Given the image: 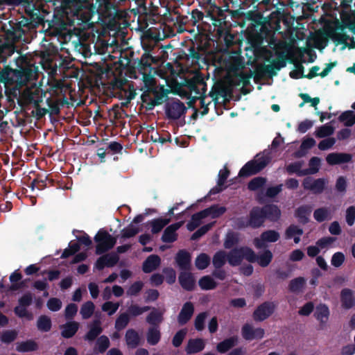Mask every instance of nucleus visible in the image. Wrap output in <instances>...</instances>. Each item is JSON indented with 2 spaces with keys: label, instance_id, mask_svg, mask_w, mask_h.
I'll return each instance as SVG.
<instances>
[{
  "label": "nucleus",
  "instance_id": "nucleus-1",
  "mask_svg": "<svg viewBox=\"0 0 355 355\" xmlns=\"http://www.w3.org/2000/svg\"><path fill=\"white\" fill-rule=\"evenodd\" d=\"M178 91L180 95L189 94L193 92L196 95H198L200 98V107L202 108L201 115L205 116L209 113L208 106L211 103V101L206 103L205 98L207 92V83L205 78L201 73L197 72L191 76L185 77L183 80L178 85Z\"/></svg>",
  "mask_w": 355,
  "mask_h": 355
},
{
  "label": "nucleus",
  "instance_id": "nucleus-2",
  "mask_svg": "<svg viewBox=\"0 0 355 355\" xmlns=\"http://www.w3.org/2000/svg\"><path fill=\"white\" fill-rule=\"evenodd\" d=\"M153 49L154 47L151 46H144V53L140 59L135 61V64H136L139 73L142 74V80L146 92L148 93L155 92V88H156L155 79L151 74V71L154 69L152 64H156L158 60L151 54V51Z\"/></svg>",
  "mask_w": 355,
  "mask_h": 355
},
{
  "label": "nucleus",
  "instance_id": "nucleus-3",
  "mask_svg": "<svg viewBox=\"0 0 355 355\" xmlns=\"http://www.w3.org/2000/svg\"><path fill=\"white\" fill-rule=\"evenodd\" d=\"M271 161L269 153L265 152L258 153L254 159L248 162L239 171V176L248 178L256 175L264 169Z\"/></svg>",
  "mask_w": 355,
  "mask_h": 355
},
{
  "label": "nucleus",
  "instance_id": "nucleus-4",
  "mask_svg": "<svg viewBox=\"0 0 355 355\" xmlns=\"http://www.w3.org/2000/svg\"><path fill=\"white\" fill-rule=\"evenodd\" d=\"M286 64V58L282 55H280L271 64L259 65L257 67L254 75V81L258 82L265 76L271 78L276 76L277 71L284 67Z\"/></svg>",
  "mask_w": 355,
  "mask_h": 355
},
{
  "label": "nucleus",
  "instance_id": "nucleus-5",
  "mask_svg": "<svg viewBox=\"0 0 355 355\" xmlns=\"http://www.w3.org/2000/svg\"><path fill=\"white\" fill-rule=\"evenodd\" d=\"M286 64V58L282 55H280L271 64L259 65L257 67L254 75V81L258 82L265 76L271 78L276 76L277 71L284 67Z\"/></svg>",
  "mask_w": 355,
  "mask_h": 355
},
{
  "label": "nucleus",
  "instance_id": "nucleus-6",
  "mask_svg": "<svg viewBox=\"0 0 355 355\" xmlns=\"http://www.w3.org/2000/svg\"><path fill=\"white\" fill-rule=\"evenodd\" d=\"M352 1L353 0H334V11H339L343 28H348L354 34L355 20L352 19V15L348 11L351 8Z\"/></svg>",
  "mask_w": 355,
  "mask_h": 355
},
{
  "label": "nucleus",
  "instance_id": "nucleus-7",
  "mask_svg": "<svg viewBox=\"0 0 355 355\" xmlns=\"http://www.w3.org/2000/svg\"><path fill=\"white\" fill-rule=\"evenodd\" d=\"M94 241L96 243V254H103L112 249L116 243V238L110 234L107 230L100 229L95 235Z\"/></svg>",
  "mask_w": 355,
  "mask_h": 355
},
{
  "label": "nucleus",
  "instance_id": "nucleus-8",
  "mask_svg": "<svg viewBox=\"0 0 355 355\" xmlns=\"http://www.w3.org/2000/svg\"><path fill=\"white\" fill-rule=\"evenodd\" d=\"M42 101V92L39 87H26L18 99V103L21 106H37Z\"/></svg>",
  "mask_w": 355,
  "mask_h": 355
},
{
  "label": "nucleus",
  "instance_id": "nucleus-9",
  "mask_svg": "<svg viewBox=\"0 0 355 355\" xmlns=\"http://www.w3.org/2000/svg\"><path fill=\"white\" fill-rule=\"evenodd\" d=\"M329 40H333V19H329L324 26L316 31L314 42L315 47L324 49Z\"/></svg>",
  "mask_w": 355,
  "mask_h": 355
},
{
  "label": "nucleus",
  "instance_id": "nucleus-10",
  "mask_svg": "<svg viewBox=\"0 0 355 355\" xmlns=\"http://www.w3.org/2000/svg\"><path fill=\"white\" fill-rule=\"evenodd\" d=\"M223 67L229 73H237L245 67L243 58L239 55H229L223 60Z\"/></svg>",
  "mask_w": 355,
  "mask_h": 355
},
{
  "label": "nucleus",
  "instance_id": "nucleus-11",
  "mask_svg": "<svg viewBox=\"0 0 355 355\" xmlns=\"http://www.w3.org/2000/svg\"><path fill=\"white\" fill-rule=\"evenodd\" d=\"M154 94V98L151 99L149 94L144 92L141 95V99L144 103H146L147 110H153L156 105L162 104L167 98L168 90L164 89V87H161V91L157 92L155 88V92H150Z\"/></svg>",
  "mask_w": 355,
  "mask_h": 355
},
{
  "label": "nucleus",
  "instance_id": "nucleus-12",
  "mask_svg": "<svg viewBox=\"0 0 355 355\" xmlns=\"http://www.w3.org/2000/svg\"><path fill=\"white\" fill-rule=\"evenodd\" d=\"M187 108L180 100L168 102L165 106V113L168 119H179L187 112Z\"/></svg>",
  "mask_w": 355,
  "mask_h": 355
},
{
  "label": "nucleus",
  "instance_id": "nucleus-13",
  "mask_svg": "<svg viewBox=\"0 0 355 355\" xmlns=\"http://www.w3.org/2000/svg\"><path fill=\"white\" fill-rule=\"evenodd\" d=\"M276 309V305L273 302H264L259 305L253 312V319L256 322H262L268 318Z\"/></svg>",
  "mask_w": 355,
  "mask_h": 355
},
{
  "label": "nucleus",
  "instance_id": "nucleus-14",
  "mask_svg": "<svg viewBox=\"0 0 355 355\" xmlns=\"http://www.w3.org/2000/svg\"><path fill=\"white\" fill-rule=\"evenodd\" d=\"M248 225L252 229H258L263 226L265 223L262 208L258 206L253 207L249 212Z\"/></svg>",
  "mask_w": 355,
  "mask_h": 355
},
{
  "label": "nucleus",
  "instance_id": "nucleus-15",
  "mask_svg": "<svg viewBox=\"0 0 355 355\" xmlns=\"http://www.w3.org/2000/svg\"><path fill=\"white\" fill-rule=\"evenodd\" d=\"M264 219L270 222H277L281 217L282 212L279 207L274 204H268L261 207Z\"/></svg>",
  "mask_w": 355,
  "mask_h": 355
},
{
  "label": "nucleus",
  "instance_id": "nucleus-16",
  "mask_svg": "<svg viewBox=\"0 0 355 355\" xmlns=\"http://www.w3.org/2000/svg\"><path fill=\"white\" fill-rule=\"evenodd\" d=\"M183 222H178L168 226L162 236V241L164 243H173L178 239L176 231L180 228Z\"/></svg>",
  "mask_w": 355,
  "mask_h": 355
},
{
  "label": "nucleus",
  "instance_id": "nucleus-17",
  "mask_svg": "<svg viewBox=\"0 0 355 355\" xmlns=\"http://www.w3.org/2000/svg\"><path fill=\"white\" fill-rule=\"evenodd\" d=\"M194 312V306L191 302H187L182 307L178 316L179 324L184 325L187 324L191 318Z\"/></svg>",
  "mask_w": 355,
  "mask_h": 355
},
{
  "label": "nucleus",
  "instance_id": "nucleus-18",
  "mask_svg": "<svg viewBox=\"0 0 355 355\" xmlns=\"http://www.w3.org/2000/svg\"><path fill=\"white\" fill-rule=\"evenodd\" d=\"M191 257L189 252L185 250H180L175 256V262L180 269L189 270L191 268Z\"/></svg>",
  "mask_w": 355,
  "mask_h": 355
},
{
  "label": "nucleus",
  "instance_id": "nucleus-19",
  "mask_svg": "<svg viewBox=\"0 0 355 355\" xmlns=\"http://www.w3.org/2000/svg\"><path fill=\"white\" fill-rule=\"evenodd\" d=\"M80 327V324L76 321H69L60 326L61 329V336L64 338H71L73 337Z\"/></svg>",
  "mask_w": 355,
  "mask_h": 355
},
{
  "label": "nucleus",
  "instance_id": "nucleus-20",
  "mask_svg": "<svg viewBox=\"0 0 355 355\" xmlns=\"http://www.w3.org/2000/svg\"><path fill=\"white\" fill-rule=\"evenodd\" d=\"M178 279L180 284L184 290L191 291L194 289L196 281L192 273L186 271L181 272Z\"/></svg>",
  "mask_w": 355,
  "mask_h": 355
},
{
  "label": "nucleus",
  "instance_id": "nucleus-21",
  "mask_svg": "<svg viewBox=\"0 0 355 355\" xmlns=\"http://www.w3.org/2000/svg\"><path fill=\"white\" fill-rule=\"evenodd\" d=\"M282 184H279L274 187H270L267 188L265 193H263V191L259 192L256 196V199L259 202L262 203L265 201V197L273 198L282 192Z\"/></svg>",
  "mask_w": 355,
  "mask_h": 355
},
{
  "label": "nucleus",
  "instance_id": "nucleus-22",
  "mask_svg": "<svg viewBox=\"0 0 355 355\" xmlns=\"http://www.w3.org/2000/svg\"><path fill=\"white\" fill-rule=\"evenodd\" d=\"M205 347V343L202 338H191L188 340L185 347L187 354H193L200 352Z\"/></svg>",
  "mask_w": 355,
  "mask_h": 355
},
{
  "label": "nucleus",
  "instance_id": "nucleus-23",
  "mask_svg": "<svg viewBox=\"0 0 355 355\" xmlns=\"http://www.w3.org/2000/svg\"><path fill=\"white\" fill-rule=\"evenodd\" d=\"M161 263V259L157 254L148 256L144 261L142 270L145 273H150L156 270Z\"/></svg>",
  "mask_w": 355,
  "mask_h": 355
},
{
  "label": "nucleus",
  "instance_id": "nucleus-24",
  "mask_svg": "<svg viewBox=\"0 0 355 355\" xmlns=\"http://www.w3.org/2000/svg\"><path fill=\"white\" fill-rule=\"evenodd\" d=\"M341 304L345 309H352L355 304V298L353 291L350 288H343L341 291Z\"/></svg>",
  "mask_w": 355,
  "mask_h": 355
},
{
  "label": "nucleus",
  "instance_id": "nucleus-25",
  "mask_svg": "<svg viewBox=\"0 0 355 355\" xmlns=\"http://www.w3.org/2000/svg\"><path fill=\"white\" fill-rule=\"evenodd\" d=\"M238 342L239 338L237 336L225 338L217 344L216 350L220 354H225L235 347L238 344Z\"/></svg>",
  "mask_w": 355,
  "mask_h": 355
},
{
  "label": "nucleus",
  "instance_id": "nucleus-26",
  "mask_svg": "<svg viewBox=\"0 0 355 355\" xmlns=\"http://www.w3.org/2000/svg\"><path fill=\"white\" fill-rule=\"evenodd\" d=\"M125 340L128 347L130 349H135L140 345L139 334L133 329H129L126 331Z\"/></svg>",
  "mask_w": 355,
  "mask_h": 355
},
{
  "label": "nucleus",
  "instance_id": "nucleus-27",
  "mask_svg": "<svg viewBox=\"0 0 355 355\" xmlns=\"http://www.w3.org/2000/svg\"><path fill=\"white\" fill-rule=\"evenodd\" d=\"M311 211L312 209L311 206L302 205L296 209L295 216L297 218L300 223L305 225L309 221V216Z\"/></svg>",
  "mask_w": 355,
  "mask_h": 355
},
{
  "label": "nucleus",
  "instance_id": "nucleus-28",
  "mask_svg": "<svg viewBox=\"0 0 355 355\" xmlns=\"http://www.w3.org/2000/svg\"><path fill=\"white\" fill-rule=\"evenodd\" d=\"M103 331L101 327V321L95 320L89 327V331L85 335L84 339L88 341H94Z\"/></svg>",
  "mask_w": 355,
  "mask_h": 355
},
{
  "label": "nucleus",
  "instance_id": "nucleus-29",
  "mask_svg": "<svg viewBox=\"0 0 355 355\" xmlns=\"http://www.w3.org/2000/svg\"><path fill=\"white\" fill-rule=\"evenodd\" d=\"M202 211L206 218L210 216L212 218H217L223 215L226 212L227 209L224 206L216 204Z\"/></svg>",
  "mask_w": 355,
  "mask_h": 355
},
{
  "label": "nucleus",
  "instance_id": "nucleus-30",
  "mask_svg": "<svg viewBox=\"0 0 355 355\" xmlns=\"http://www.w3.org/2000/svg\"><path fill=\"white\" fill-rule=\"evenodd\" d=\"M227 259L230 266H239L243 261V256L242 252L241 251V247L232 249L228 253H227Z\"/></svg>",
  "mask_w": 355,
  "mask_h": 355
},
{
  "label": "nucleus",
  "instance_id": "nucleus-31",
  "mask_svg": "<svg viewBox=\"0 0 355 355\" xmlns=\"http://www.w3.org/2000/svg\"><path fill=\"white\" fill-rule=\"evenodd\" d=\"M49 28L55 35H61L67 28V23L61 17H56L49 22Z\"/></svg>",
  "mask_w": 355,
  "mask_h": 355
},
{
  "label": "nucleus",
  "instance_id": "nucleus-32",
  "mask_svg": "<svg viewBox=\"0 0 355 355\" xmlns=\"http://www.w3.org/2000/svg\"><path fill=\"white\" fill-rule=\"evenodd\" d=\"M329 315V310L327 305L320 304L318 305L315 309L314 316L320 322V325L325 324L328 320Z\"/></svg>",
  "mask_w": 355,
  "mask_h": 355
},
{
  "label": "nucleus",
  "instance_id": "nucleus-33",
  "mask_svg": "<svg viewBox=\"0 0 355 355\" xmlns=\"http://www.w3.org/2000/svg\"><path fill=\"white\" fill-rule=\"evenodd\" d=\"M38 349L37 343L33 340H27L17 343L16 350L19 352H30Z\"/></svg>",
  "mask_w": 355,
  "mask_h": 355
},
{
  "label": "nucleus",
  "instance_id": "nucleus-34",
  "mask_svg": "<svg viewBox=\"0 0 355 355\" xmlns=\"http://www.w3.org/2000/svg\"><path fill=\"white\" fill-rule=\"evenodd\" d=\"M171 221L170 218H158L153 219L148 222V224L151 226V232L153 234H157L162 231V230L168 225Z\"/></svg>",
  "mask_w": 355,
  "mask_h": 355
},
{
  "label": "nucleus",
  "instance_id": "nucleus-35",
  "mask_svg": "<svg viewBox=\"0 0 355 355\" xmlns=\"http://www.w3.org/2000/svg\"><path fill=\"white\" fill-rule=\"evenodd\" d=\"M161 338V333L158 327H153L148 329L146 335V339L150 345H157Z\"/></svg>",
  "mask_w": 355,
  "mask_h": 355
},
{
  "label": "nucleus",
  "instance_id": "nucleus-36",
  "mask_svg": "<svg viewBox=\"0 0 355 355\" xmlns=\"http://www.w3.org/2000/svg\"><path fill=\"white\" fill-rule=\"evenodd\" d=\"M227 261V252L224 250H218L213 256L212 264L216 269H219L225 264Z\"/></svg>",
  "mask_w": 355,
  "mask_h": 355
},
{
  "label": "nucleus",
  "instance_id": "nucleus-37",
  "mask_svg": "<svg viewBox=\"0 0 355 355\" xmlns=\"http://www.w3.org/2000/svg\"><path fill=\"white\" fill-rule=\"evenodd\" d=\"M52 327V322L51 318L46 315H40L37 320V328L42 332H48Z\"/></svg>",
  "mask_w": 355,
  "mask_h": 355
},
{
  "label": "nucleus",
  "instance_id": "nucleus-38",
  "mask_svg": "<svg viewBox=\"0 0 355 355\" xmlns=\"http://www.w3.org/2000/svg\"><path fill=\"white\" fill-rule=\"evenodd\" d=\"M239 242V234L233 231L228 232L225 238L223 246L225 249H232Z\"/></svg>",
  "mask_w": 355,
  "mask_h": 355
},
{
  "label": "nucleus",
  "instance_id": "nucleus-39",
  "mask_svg": "<svg viewBox=\"0 0 355 355\" xmlns=\"http://www.w3.org/2000/svg\"><path fill=\"white\" fill-rule=\"evenodd\" d=\"M162 320L163 313L155 308H153V311L146 317V322L155 327H158Z\"/></svg>",
  "mask_w": 355,
  "mask_h": 355
},
{
  "label": "nucleus",
  "instance_id": "nucleus-40",
  "mask_svg": "<svg viewBox=\"0 0 355 355\" xmlns=\"http://www.w3.org/2000/svg\"><path fill=\"white\" fill-rule=\"evenodd\" d=\"M205 218L202 211L193 214L191 220L187 224V230L190 232L195 230L200 225L201 220Z\"/></svg>",
  "mask_w": 355,
  "mask_h": 355
},
{
  "label": "nucleus",
  "instance_id": "nucleus-41",
  "mask_svg": "<svg viewBox=\"0 0 355 355\" xmlns=\"http://www.w3.org/2000/svg\"><path fill=\"white\" fill-rule=\"evenodd\" d=\"M198 285L202 290L209 291L216 288L217 283L209 275H205L199 279Z\"/></svg>",
  "mask_w": 355,
  "mask_h": 355
},
{
  "label": "nucleus",
  "instance_id": "nucleus-42",
  "mask_svg": "<svg viewBox=\"0 0 355 355\" xmlns=\"http://www.w3.org/2000/svg\"><path fill=\"white\" fill-rule=\"evenodd\" d=\"M130 318L128 313H122L116 318L114 324V328L117 331L124 329L129 324Z\"/></svg>",
  "mask_w": 355,
  "mask_h": 355
},
{
  "label": "nucleus",
  "instance_id": "nucleus-43",
  "mask_svg": "<svg viewBox=\"0 0 355 355\" xmlns=\"http://www.w3.org/2000/svg\"><path fill=\"white\" fill-rule=\"evenodd\" d=\"M273 258L272 253L270 250H265L263 253L257 255V260L256 262L263 268L267 267L272 261Z\"/></svg>",
  "mask_w": 355,
  "mask_h": 355
},
{
  "label": "nucleus",
  "instance_id": "nucleus-44",
  "mask_svg": "<svg viewBox=\"0 0 355 355\" xmlns=\"http://www.w3.org/2000/svg\"><path fill=\"white\" fill-rule=\"evenodd\" d=\"M267 182L264 177H256L252 179L248 184V189L252 191H256L263 188Z\"/></svg>",
  "mask_w": 355,
  "mask_h": 355
},
{
  "label": "nucleus",
  "instance_id": "nucleus-45",
  "mask_svg": "<svg viewBox=\"0 0 355 355\" xmlns=\"http://www.w3.org/2000/svg\"><path fill=\"white\" fill-rule=\"evenodd\" d=\"M151 309V307L149 306H139L137 304H131L128 306L125 313H128V315L130 317H137L141 315L143 313L149 311Z\"/></svg>",
  "mask_w": 355,
  "mask_h": 355
},
{
  "label": "nucleus",
  "instance_id": "nucleus-46",
  "mask_svg": "<svg viewBox=\"0 0 355 355\" xmlns=\"http://www.w3.org/2000/svg\"><path fill=\"white\" fill-rule=\"evenodd\" d=\"M24 28H26L28 30L33 28V26L31 24V21L28 17H23L22 19L18 21L15 24V27L14 28V31L16 33H19V35L21 36V34H24L26 31L24 30Z\"/></svg>",
  "mask_w": 355,
  "mask_h": 355
},
{
  "label": "nucleus",
  "instance_id": "nucleus-47",
  "mask_svg": "<svg viewBox=\"0 0 355 355\" xmlns=\"http://www.w3.org/2000/svg\"><path fill=\"white\" fill-rule=\"evenodd\" d=\"M333 135V121L319 127L315 131V136L318 138H324Z\"/></svg>",
  "mask_w": 355,
  "mask_h": 355
},
{
  "label": "nucleus",
  "instance_id": "nucleus-48",
  "mask_svg": "<svg viewBox=\"0 0 355 355\" xmlns=\"http://www.w3.org/2000/svg\"><path fill=\"white\" fill-rule=\"evenodd\" d=\"M210 257L205 253H200L196 259L195 265L198 270H204L210 264Z\"/></svg>",
  "mask_w": 355,
  "mask_h": 355
},
{
  "label": "nucleus",
  "instance_id": "nucleus-49",
  "mask_svg": "<svg viewBox=\"0 0 355 355\" xmlns=\"http://www.w3.org/2000/svg\"><path fill=\"white\" fill-rule=\"evenodd\" d=\"M49 181L52 182V180H49L47 176H45L44 178H42L40 175H37V177L33 180L31 183L29 187L32 191H34L35 188H37L38 190H43L46 187V182Z\"/></svg>",
  "mask_w": 355,
  "mask_h": 355
},
{
  "label": "nucleus",
  "instance_id": "nucleus-50",
  "mask_svg": "<svg viewBox=\"0 0 355 355\" xmlns=\"http://www.w3.org/2000/svg\"><path fill=\"white\" fill-rule=\"evenodd\" d=\"M340 120L346 127H352L355 124V113L354 111H347L340 115Z\"/></svg>",
  "mask_w": 355,
  "mask_h": 355
},
{
  "label": "nucleus",
  "instance_id": "nucleus-51",
  "mask_svg": "<svg viewBox=\"0 0 355 355\" xmlns=\"http://www.w3.org/2000/svg\"><path fill=\"white\" fill-rule=\"evenodd\" d=\"M302 163L301 162H296L291 163L286 166V171L289 174L296 173L298 176L306 175L305 169L302 170Z\"/></svg>",
  "mask_w": 355,
  "mask_h": 355
},
{
  "label": "nucleus",
  "instance_id": "nucleus-52",
  "mask_svg": "<svg viewBox=\"0 0 355 355\" xmlns=\"http://www.w3.org/2000/svg\"><path fill=\"white\" fill-rule=\"evenodd\" d=\"M94 304L92 302L88 301L84 303L80 309V314L83 319L89 318L94 311Z\"/></svg>",
  "mask_w": 355,
  "mask_h": 355
},
{
  "label": "nucleus",
  "instance_id": "nucleus-53",
  "mask_svg": "<svg viewBox=\"0 0 355 355\" xmlns=\"http://www.w3.org/2000/svg\"><path fill=\"white\" fill-rule=\"evenodd\" d=\"M26 12L31 21L33 27H35V26L40 24L42 22L43 17L39 13L38 11H35L34 9L31 10L26 8Z\"/></svg>",
  "mask_w": 355,
  "mask_h": 355
},
{
  "label": "nucleus",
  "instance_id": "nucleus-54",
  "mask_svg": "<svg viewBox=\"0 0 355 355\" xmlns=\"http://www.w3.org/2000/svg\"><path fill=\"white\" fill-rule=\"evenodd\" d=\"M18 332L15 329L6 330L1 334V340L5 344H10L16 340Z\"/></svg>",
  "mask_w": 355,
  "mask_h": 355
},
{
  "label": "nucleus",
  "instance_id": "nucleus-55",
  "mask_svg": "<svg viewBox=\"0 0 355 355\" xmlns=\"http://www.w3.org/2000/svg\"><path fill=\"white\" fill-rule=\"evenodd\" d=\"M140 232L139 227H135L130 223L127 227L123 228L121 230V238L123 239H130L135 236Z\"/></svg>",
  "mask_w": 355,
  "mask_h": 355
},
{
  "label": "nucleus",
  "instance_id": "nucleus-56",
  "mask_svg": "<svg viewBox=\"0 0 355 355\" xmlns=\"http://www.w3.org/2000/svg\"><path fill=\"white\" fill-rule=\"evenodd\" d=\"M14 53V48L8 45H0V63H6Z\"/></svg>",
  "mask_w": 355,
  "mask_h": 355
},
{
  "label": "nucleus",
  "instance_id": "nucleus-57",
  "mask_svg": "<svg viewBox=\"0 0 355 355\" xmlns=\"http://www.w3.org/2000/svg\"><path fill=\"white\" fill-rule=\"evenodd\" d=\"M243 259H245L250 263H255L257 260V254L249 247H241Z\"/></svg>",
  "mask_w": 355,
  "mask_h": 355
},
{
  "label": "nucleus",
  "instance_id": "nucleus-58",
  "mask_svg": "<svg viewBox=\"0 0 355 355\" xmlns=\"http://www.w3.org/2000/svg\"><path fill=\"white\" fill-rule=\"evenodd\" d=\"M261 234L263 240L270 243L277 241L280 237L279 232L273 230L264 231Z\"/></svg>",
  "mask_w": 355,
  "mask_h": 355
},
{
  "label": "nucleus",
  "instance_id": "nucleus-59",
  "mask_svg": "<svg viewBox=\"0 0 355 355\" xmlns=\"http://www.w3.org/2000/svg\"><path fill=\"white\" fill-rule=\"evenodd\" d=\"M200 46L196 48L194 44L189 48V53L187 56L191 58L192 62H198L202 59V55L200 53Z\"/></svg>",
  "mask_w": 355,
  "mask_h": 355
},
{
  "label": "nucleus",
  "instance_id": "nucleus-60",
  "mask_svg": "<svg viewBox=\"0 0 355 355\" xmlns=\"http://www.w3.org/2000/svg\"><path fill=\"white\" fill-rule=\"evenodd\" d=\"M320 164V159L319 157H313L311 158L309 163V168L305 169L306 175L316 173L319 170Z\"/></svg>",
  "mask_w": 355,
  "mask_h": 355
},
{
  "label": "nucleus",
  "instance_id": "nucleus-61",
  "mask_svg": "<svg viewBox=\"0 0 355 355\" xmlns=\"http://www.w3.org/2000/svg\"><path fill=\"white\" fill-rule=\"evenodd\" d=\"M207 317V312H202L197 315L194 320V327L197 331H201L205 329V323Z\"/></svg>",
  "mask_w": 355,
  "mask_h": 355
},
{
  "label": "nucleus",
  "instance_id": "nucleus-62",
  "mask_svg": "<svg viewBox=\"0 0 355 355\" xmlns=\"http://www.w3.org/2000/svg\"><path fill=\"white\" fill-rule=\"evenodd\" d=\"M119 306L120 304L119 302L107 301L102 305V310L105 312H107L108 315L111 316L116 313Z\"/></svg>",
  "mask_w": 355,
  "mask_h": 355
},
{
  "label": "nucleus",
  "instance_id": "nucleus-63",
  "mask_svg": "<svg viewBox=\"0 0 355 355\" xmlns=\"http://www.w3.org/2000/svg\"><path fill=\"white\" fill-rule=\"evenodd\" d=\"M304 283V279L303 277L295 278L290 282L288 288L291 292H298L303 287Z\"/></svg>",
  "mask_w": 355,
  "mask_h": 355
},
{
  "label": "nucleus",
  "instance_id": "nucleus-64",
  "mask_svg": "<svg viewBox=\"0 0 355 355\" xmlns=\"http://www.w3.org/2000/svg\"><path fill=\"white\" fill-rule=\"evenodd\" d=\"M187 333L186 329H182L176 332L172 340V344L175 347H178L182 345Z\"/></svg>",
  "mask_w": 355,
  "mask_h": 355
}]
</instances>
